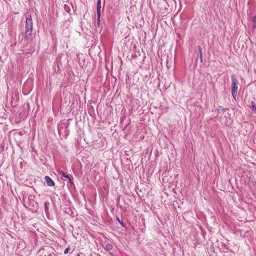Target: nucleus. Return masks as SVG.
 <instances>
[{"instance_id": "9", "label": "nucleus", "mask_w": 256, "mask_h": 256, "mask_svg": "<svg viewBox=\"0 0 256 256\" xmlns=\"http://www.w3.org/2000/svg\"><path fill=\"white\" fill-rule=\"evenodd\" d=\"M48 208H49V203L48 202H44V210H45V212L46 213L47 212H48Z\"/></svg>"}, {"instance_id": "14", "label": "nucleus", "mask_w": 256, "mask_h": 256, "mask_svg": "<svg viewBox=\"0 0 256 256\" xmlns=\"http://www.w3.org/2000/svg\"><path fill=\"white\" fill-rule=\"evenodd\" d=\"M97 15H98V18H97L98 24H99L100 22V14H97Z\"/></svg>"}, {"instance_id": "3", "label": "nucleus", "mask_w": 256, "mask_h": 256, "mask_svg": "<svg viewBox=\"0 0 256 256\" xmlns=\"http://www.w3.org/2000/svg\"><path fill=\"white\" fill-rule=\"evenodd\" d=\"M232 79V95L234 100H236V97L238 94V81L236 78L234 74L231 76Z\"/></svg>"}, {"instance_id": "10", "label": "nucleus", "mask_w": 256, "mask_h": 256, "mask_svg": "<svg viewBox=\"0 0 256 256\" xmlns=\"http://www.w3.org/2000/svg\"><path fill=\"white\" fill-rule=\"evenodd\" d=\"M68 182L72 185H74V182L72 180V177L70 176V178H68Z\"/></svg>"}, {"instance_id": "5", "label": "nucleus", "mask_w": 256, "mask_h": 256, "mask_svg": "<svg viewBox=\"0 0 256 256\" xmlns=\"http://www.w3.org/2000/svg\"><path fill=\"white\" fill-rule=\"evenodd\" d=\"M101 0H98L96 2V13L100 14L101 9Z\"/></svg>"}, {"instance_id": "8", "label": "nucleus", "mask_w": 256, "mask_h": 256, "mask_svg": "<svg viewBox=\"0 0 256 256\" xmlns=\"http://www.w3.org/2000/svg\"><path fill=\"white\" fill-rule=\"evenodd\" d=\"M251 106L252 110L254 111L255 113L256 114V104L254 101H252Z\"/></svg>"}, {"instance_id": "15", "label": "nucleus", "mask_w": 256, "mask_h": 256, "mask_svg": "<svg viewBox=\"0 0 256 256\" xmlns=\"http://www.w3.org/2000/svg\"><path fill=\"white\" fill-rule=\"evenodd\" d=\"M69 249H70V248H66V249L64 250V254H67L68 252Z\"/></svg>"}, {"instance_id": "13", "label": "nucleus", "mask_w": 256, "mask_h": 256, "mask_svg": "<svg viewBox=\"0 0 256 256\" xmlns=\"http://www.w3.org/2000/svg\"><path fill=\"white\" fill-rule=\"evenodd\" d=\"M116 220L122 226H124V224L122 221L120 220L118 218H116Z\"/></svg>"}, {"instance_id": "16", "label": "nucleus", "mask_w": 256, "mask_h": 256, "mask_svg": "<svg viewBox=\"0 0 256 256\" xmlns=\"http://www.w3.org/2000/svg\"><path fill=\"white\" fill-rule=\"evenodd\" d=\"M225 110H226L225 109L219 110H218V112H220V110H221V111H223V112H224V111H225Z\"/></svg>"}, {"instance_id": "4", "label": "nucleus", "mask_w": 256, "mask_h": 256, "mask_svg": "<svg viewBox=\"0 0 256 256\" xmlns=\"http://www.w3.org/2000/svg\"><path fill=\"white\" fill-rule=\"evenodd\" d=\"M44 180L46 184L50 186H54L55 183L54 181L49 176H44Z\"/></svg>"}, {"instance_id": "11", "label": "nucleus", "mask_w": 256, "mask_h": 256, "mask_svg": "<svg viewBox=\"0 0 256 256\" xmlns=\"http://www.w3.org/2000/svg\"><path fill=\"white\" fill-rule=\"evenodd\" d=\"M198 50H199V52H200V60H201V61H202V48L200 46L198 47Z\"/></svg>"}, {"instance_id": "2", "label": "nucleus", "mask_w": 256, "mask_h": 256, "mask_svg": "<svg viewBox=\"0 0 256 256\" xmlns=\"http://www.w3.org/2000/svg\"><path fill=\"white\" fill-rule=\"evenodd\" d=\"M32 20L30 14L26 16V21L25 32L24 38L26 40H28L29 36L32 34Z\"/></svg>"}, {"instance_id": "6", "label": "nucleus", "mask_w": 256, "mask_h": 256, "mask_svg": "<svg viewBox=\"0 0 256 256\" xmlns=\"http://www.w3.org/2000/svg\"><path fill=\"white\" fill-rule=\"evenodd\" d=\"M60 174L62 176V177L66 178V179L70 178V175L66 174L62 170L60 172Z\"/></svg>"}, {"instance_id": "1", "label": "nucleus", "mask_w": 256, "mask_h": 256, "mask_svg": "<svg viewBox=\"0 0 256 256\" xmlns=\"http://www.w3.org/2000/svg\"><path fill=\"white\" fill-rule=\"evenodd\" d=\"M34 198V194H29L27 198L26 196L23 199L24 206L32 212H36L38 209V204L35 201Z\"/></svg>"}, {"instance_id": "12", "label": "nucleus", "mask_w": 256, "mask_h": 256, "mask_svg": "<svg viewBox=\"0 0 256 256\" xmlns=\"http://www.w3.org/2000/svg\"><path fill=\"white\" fill-rule=\"evenodd\" d=\"M64 8L66 12H69L70 11V8L68 6L65 4Z\"/></svg>"}, {"instance_id": "7", "label": "nucleus", "mask_w": 256, "mask_h": 256, "mask_svg": "<svg viewBox=\"0 0 256 256\" xmlns=\"http://www.w3.org/2000/svg\"><path fill=\"white\" fill-rule=\"evenodd\" d=\"M112 248H113V246H112V244H106V246H104L105 250L108 251L112 250Z\"/></svg>"}]
</instances>
